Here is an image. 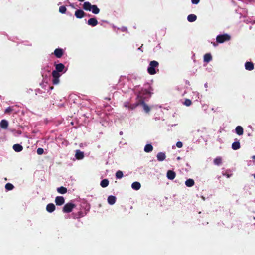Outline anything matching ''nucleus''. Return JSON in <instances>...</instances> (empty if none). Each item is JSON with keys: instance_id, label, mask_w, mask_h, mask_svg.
Returning a JSON list of instances; mask_svg holds the SVG:
<instances>
[{"instance_id": "obj_25", "label": "nucleus", "mask_w": 255, "mask_h": 255, "mask_svg": "<svg viewBox=\"0 0 255 255\" xmlns=\"http://www.w3.org/2000/svg\"><path fill=\"white\" fill-rule=\"evenodd\" d=\"M131 187L134 190H139L141 187L140 183L138 182H134L132 184Z\"/></svg>"}, {"instance_id": "obj_2", "label": "nucleus", "mask_w": 255, "mask_h": 255, "mask_svg": "<svg viewBox=\"0 0 255 255\" xmlns=\"http://www.w3.org/2000/svg\"><path fill=\"white\" fill-rule=\"evenodd\" d=\"M159 63L155 60L152 61L150 62L149 65L147 69V71L150 75H154L156 73L155 70L156 68H158Z\"/></svg>"}, {"instance_id": "obj_20", "label": "nucleus", "mask_w": 255, "mask_h": 255, "mask_svg": "<svg viewBox=\"0 0 255 255\" xmlns=\"http://www.w3.org/2000/svg\"><path fill=\"white\" fill-rule=\"evenodd\" d=\"M240 142L238 141L233 142L232 144V148L234 150H238L240 149Z\"/></svg>"}, {"instance_id": "obj_24", "label": "nucleus", "mask_w": 255, "mask_h": 255, "mask_svg": "<svg viewBox=\"0 0 255 255\" xmlns=\"http://www.w3.org/2000/svg\"><path fill=\"white\" fill-rule=\"evenodd\" d=\"M150 92L148 89H143L139 93L138 98H140V99H142L141 95L142 94H149Z\"/></svg>"}, {"instance_id": "obj_42", "label": "nucleus", "mask_w": 255, "mask_h": 255, "mask_svg": "<svg viewBox=\"0 0 255 255\" xmlns=\"http://www.w3.org/2000/svg\"><path fill=\"white\" fill-rule=\"evenodd\" d=\"M252 158L253 159H255V155H253V156H252Z\"/></svg>"}, {"instance_id": "obj_8", "label": "nucleus", "mask_w": 255, "mask_h": 255, "mask_svg": "<svg viewBox=\"0 0 255 255\" xmlns=\"http://www.w3.org/2000/svg\"><path fill=\"white\" fill-rule=\"evenodd\" d=\"M85 12L81 9L77 10L75 12V15L77 18H82L85 16Z\"/></svg>"}, {"instance_id": "obj_4", "label": "nucleus", "mask_w": 255, "mask_h": 255, "mask_svg": "<svg viewBox=\"0 0 255 255\" xmlns=\"http://www.w3.org/2000/svg\"><path fill=\"white\" fill-rule=\"evenodd\" d=\"M75 206L76 205L74 204L68 203L64 206L62 211L64 213H70Z\"/></svg>"}, {"instance_id": "obj_34", "label": "nucleus", "mask_w": 255, "mask_h": 255, "mask_svg": "<svg viewBox=\"0 0 255 255\" xmlns=\"http://www.w3.org/2000/svg\"><path fill=\"white\" fill-rule=\"evenodd\" d=\"M192 101L190 99H187L185 100L184 104L186 106H190L192 104Z\"/></svg>"}, {"instance_id": "obj_33", "label": "nucleus", "mask_w": 255, "mask_h": 255, "mask_svg": "<svg viewBox=\"0 0 255 255\" xmlns=\"http://www.w3.org/2000/svg\"><path fill=\"white\" fill-rule=\"evenodd\" d=\"M59 12L61 13H65L66 11V8L65 6H61L59 8Z\"/></svg>"}, {"instance_id": "obj_14", "label": "nucleus", "mask_w": 255, "mask_h": 255, "mask_svg": "<svg viewBox=\"0 0 255 255\" xmlns=\"http://www.w3.org/2000/svg\"><path fill=\"white\" fill-rule=\"evenodd\" d=\"M157 158L159 161H162L166 158L165 153L164 152H159L157 155Z\"/></svg>"}, {"instance_id": "obj_7", "label": "nucleus", "mask_w": 255, "mask_h": 255, "mask_svg": "<svg viewBox=\"0 0 255 255\" xmlns=\"http://www.w3.org/2000/svg\"><path fill=\"white\" fill-rule=\"evenodd\" d=\"M140 104L142 105L143 107V109L145 112L147 113H149L150 111V107L144 102L143 99H140L139 100Z\"/></svg>"}, {"instance_id": "obj_32", "label": "nucleus", "mask_w": 255, "mask_h": 255, "mask_svg": "<svg viewBox=\"0 0 255 255\" xmlns=\"http://www.w3.org/2000/svg\"><path fill=\"white\" fill-rule=\"evenodd\" d=\"M123 176V173L122 171L119 170L116 173V177L117 179H121Z\"/></svg>"}, {"instance_id": "obj_6", "label": "nucleus", "mask_w": 255, "mask_h": 255, "mask_svg": "<svg viewBox=\"0 0 255 255\" xmlns=\"http://www.w3.org/2000/svg\"><path fill=\"white\" fill-rule=\"evenodd\" d=\"M55 201L57 205L60 206L64 203L65 200L62 196H57L55 198Z\"/></svg>"}, {"instance_id": "obj_5", "label": "nucleus", "mask_w": 255, "mask_h": 255, "mask_svg": "<svg viewBox=\"0 0 255 255\" xmlns=\"http://www.w3.org/2000/svg\"><path fill=\"white\" fill-rule=\"evenodd\" d=\"M63 50L61 48H57L54 51V54L56 57L59 58H61L63 55Z\"/></svg>"}, {"instance_id": "obj_26", "label": "nucleus", "mask_w": 255, "mask_h": 255, "mask_svg": "<svg viewBox=\"0 0 255 255\" xmlns=\"http://www.w3.org/2000/svg\"><path fill=\"white\" fill-rule=\"evenodd\" d=\"M57 191L58 193L64 194L67 192V189L66 187L61 186L57 189Z\"/></svg>"}, {"instance_id": "obj_9", "label": "nucleus", "mask_w": 255, "mask_h": 255, "mask_svg": "<svg viewBox=\"0 0 255 255\" xmlns=\"http://www.w3.org/2000/svg\"><path fill=\"white\" fill-rule=\"evenodd\" d=\"M87 23L89 25L94 27L98 24V21L95 18H91L88 19Z\"/></svg>"}, {"instance_id": "obj_39", "label": "nucleus", "mask_w": 255, "mask_h": 255, "mask_svg": "<svg viewBox=\"0 0 255 255\" xmlns=\"http://www.w3.org/2000/svg\"><path fill=\"white\" fill-rule=\"evenodd\" d=\"M254 164V161L250 160L248 163V165H253Z\"/></svg>"}, {"instance_id": "obj_10", "label": "nucleus", "mask_w": 255, "mask_h": 255, "mask_svg": "<svg viewBox=\"0 0 255 255\" xmlns=\"http://www.w3.org/2000/svg\"><path fill=\"white\" fill-rule=\"evenodd\" d=\"M176 176V173L172 170H168L167 172V177L170 180H173Z\"/></svg>"}, {"instance_id": "obj_18", "label": "nucleus", "mask_w": 255, "mask_h": 255, "mask_svg": "<svg viewBox=\"0 0 255 255\" xmlns=\"http://www.w3.org/2000/svg\"><path fill=\"white\" fill-rule=\"evenodd\" d=\"M91 4L89 2H85L84 3L83 5V8L85 10H91V7H92Z\"/></svg>"}, {"instance_id": "obj_1", "label": "nucleus", "mask_w": 255, "mask_h": 255, "mask_svg": "<svg viewBox=\"0 0 255 255\" xmlns=\"http://www.w3.org/2000/svg\"><path fill=\"white\" fill-rule=\"evenodd\" d=\"M56 70H53L52 72L53 77L52 83L54 85H57L59 83V77L60 74L59 72H62L65 68L64 65L62 63H59L55 65Z\"/></svg>"}, {"instance_id": "obj_28", "label": "nucleus", "mask_w": 255, "mask_h": 255, "mask_svg": "<svg viewBox=\"0 0 255 255\" xmlns=\"http://www.w3.org/2000/svg\"><path fill=\"white\" fill-rule=\"evenodd\" d=\"M197 19V16L194 14H190L187 17V20L189 22H193Z\"/></svg>"}, {"instance_id": "obj_44", "label": "nucleus", "mask_w": 255, "mask_h": 255, "mask_svg": "<svg viewBox=\"0 0 255 255\" xmlns=\"http://www.w3.org/2000/svg\"><path fill=\"white\" fill-rule=\"evenodd\" d=\"M141 47H139L138 48V50H141Z\"/></svg>"}, {"instance_id": "obj_29", "label": "nucleus", "mask_w": 255, "mask_h": 255, "mask_svg": "<svg viewBox=\"0 0 255 255\" xmlns=\"http://www.w3.org/2000/svg\"><path fill=\"white\" fill-rule=\"evenodd\" d=\"M109 181L107 179H105L101 181L100 185L103 188H105L108 186Z\"/></svg>"}, {"instance_id": "obj_23", "label": "nucleus", "mask_w": 255, "mask_h": 255, "mask_svg": "<svg viewBox=\"0 0 255 255\" xmlns=\"http://www.w3.org/2000/svg\"><path fill=\"white\" fill-rule=\"evenodd\" d=\"M153 146L151 144H146L144 148V150L145 152L149 153L151 152L153 150Z\"/></svg>"}, {"instance_id": "obj_40", "label": "nucleus", "mask_w": 255, "mask_h": 255, "mask_svg": "<svg viewBox=\"0 0 255 255\" xmlns=\"http://www.w3.org/2000/svg\"><path fill=\"white\" fill-rule=\"evenodd\" d=\"M124 106L126 107H128V108H129L130 107L129 103H125Z\"/></svg>"}, {"instance_id": "obj_16", "label": "nucleus", "mask_w": 255, "mask_h": 255, "mask_svg": "<svg viewBox=\"0 0 255 255\" xmlns=\"http://www.w3.org/2000/svg\"><path fill=\"white\" fill-rule=\"evenodd\" d=\"M108 202L110 205H113L115 203L116 201V198L115 196L110 195L108 197Z\"/></svg>"}, {"instance_id": "obj_37", "label": "nucleus", "mask_w": 255, "mask_h": 255, "mask_svg": "<svg viewBox=\"0 0 255 255\" xmlns=\"http://www.w3.org/2000/svg\"><path fill=\"white\" fill-rule=\"evenodd\" d=\"M176 146L178 148H181L183 146V143L181 141H178L176 143Z\"/></svg>"}, {"instance_id": "obj_19", "label": "nucleus", "mask_w": 255, "mask_h": 255, "mask_svg": "<svg viewBox=\"0 0 255 255\" xmlns=\"http://www.w3.org/2000/svg\"><path fill=\"white\" fill-rule=\"evenodd\" d=\"M212 59V56L210 53H206L204 56V61L208 63Z\"/></svg>"}, {"instance_id": "obj_21", "label": "nucleus", "mask_w": 255, "mask_h": 255, "mask_svg": "<svg viewBox=\"0 0 255 255\" xmlns=\"http://www.w3.org/2000/svg\"><path fill=\"white\" fill-rule=\"evenodd\" d=\"M13 149L16 152H20L23 150V147L19 144H15L13 146Z\"/></svg>"}, {"instance_id": "obj_11", "label": "nucleus", "mask_w": 255, "mask_h": 255, "mask_svg": "<svg viewBox=\"0 0 255 255\" xmlns=\"http://www.w3.org/2000/svg\"><path fill=\"white\" fill-rule=\"evenodd\" d=\"M235 132L239 136L242 135L244 133V129L242 127L238 126L235 128Z\"/></svg>"}, {"instance_id": "obj_36", "label": "nucleus", "mask_w": 255, "mask_h": 255, "mask_svg": "<svg viewBox=\"0 0 255 255\" xmlns=\"http://www.w3.org/2000/svg\"><path fill=\"white\" fill-rule=\"evenodd\" d=\"M13 110L12 108L10 107H8L7 108H6L4 111L5 113L6 114H9L11 112H12Z\"/></svg>"}, {"instance_id": "obj_45", "label": "nucleus", "mask_w": 255, "mask_h": 255, "mask_svg": "<svg viewBox=\"0 0 255 255\" xmlns=\"http://www.w3.org/2000/svg\"><path fill=\"white\" fill-rule=\"evenodd\" d=\"M50 89H53V87H50Z\"/></svg>"}, {"instance_id": "obj_3", "label": "nucleus", "mask_w": 255, "mask_h": 255, "mask_svg": "<svg viewBox=\"0 0 255 255\" xmlns=\"http://www.w3.org/2000/svg\"><path fill=\"white\" fill-rule=\"evenodd\" d=\"M231 39V37L227 34H224L222 35H219L216 37V41L219 43H224L225 41H229Z\"/></svg>"}, {"instance_id": "obj_46", "label": "nucleus", "mask_w": 255, "mask_h": 255, "mask_svg": "<svg viewBox=\"0 0 255 255\" xmlns=\"http://www.w3.org/2000/svg\"><path fill=\"white\" fill-rule=\"evenodd\" d=\"M253 175L254 176V178H255V174H253Z\"/></svg>"}, {"instance_id": "obj_38", "label": "nucleus", "mask_w": 255, "mask_h": 255, "mask_svg": "<svg viewBox=\"0 0 255 255\" xmlns=\"http://www.w3.org/2000/svg\"><path fill=\"white\" fill-rule=\"evenodd\" d=\"M191 1L193 4H197L199 2L200 0H191Z\"/></svg>"}, {"instance_id": "obj_27", "label": "nucleus", "mask_w": 255, "mask_h": 255, "mask_svg": "<svg viewBox=\"0 0 255 255\" xmlns=\"http://www.w3.org/2000/svg\"><path fill=\"white\" fill-rule=\"evenodd\" d=\"M91 10L93 13L95 14H97L100 12L99 8H98L97 5H92L91 7Z\"/></svg>"}, {"instance_id": "obj_17", "label": "nucleus", "mask_w": 255, "mask_h": 255, "mask_svg": "<svg viewBox=\"0 0 255 255\" xmlns=\"http://www.w3.org/2000/svg\"><path fill=\"white\" fill-rule=\"evenodd\" d=\"M0 127L3 129H7L8 126V123L6 120H2L0 123Z\"/></svg>"}, {"instance_id": "obj_22", "label": "nucleus", "mask_w": 255, "mask_h": 255, "mask_svg": "<svg viewBox=\"0 0 255 255\" xmlns=\"http://www.w3.org/2000/svg\"><path fill=\"white\" fill-rule=\"evenodd\" d=\"M194 184L195 182L192 179H188L185 181L186 186L189 187H192Z\"/></svg>"}, {"instance_id": "obj_15", "label": "nucleus", "mask_w": 255, "mask_h": 255, "mask_svg": "<svg viewBox=\"0 0 255 255\" xmlns=\"http://www.w3.org/2000/svg\"><path fill=\"white\" fill-rule=\"evenodd\" d=\"M75 157L77 159L80 160L84 158V153L81 151L80 150H76Z\"/></svg>"}, {"instance_id": "obj_35", "label": "nucleus", "mask_w": 255, "mask_h": 255, "mask_svg": "<svg viewBox=\"0 0 255 255\" xmlns=\"http://www.w3.org/2000/svg\"><path fill=\"white\" fill-rule=\"evenodd\" d=\"M44 150L42 148H38L37 150V153L38 155H41L43 153Z\"/></svg>"}, {"instance_id": "obj_30", "label": "nucleus", "mask_w": 255, "mask_h": 255, "mask_svg": "<svg viewBox=\"0 0 255 255\" xmlns=\"http://www.w3.org/2000/svg\"><path fill=\"white\" fill-rule=\"evenodd\" d=\"M222 163V158L218 157L214 160V163L217 165H220Z\"/></svg>"}, {"instance_id": "obj_12", "label": "nucleus", "mask_w": 255, "mask_h": 255, "mask_svg": "<svg viewBox=\"0 0 255 255\" xmlns=\"http://www.w3.org/2000/svg\"><path fill=\"white\" fill-rule=\"evenodd\" d=\"M55 210V206L53 203H49L46 206V210L49 213L53 212Z\"/></svg>"}, {"instance_id": "obj_13", "label": "nucleus", "mask_w": 255, "mask_h": 255, "mask_svg": "<svg viewBox=\"0 0 255 255\" xmlns=\"http://www.w3.org/2000/svg\"><path fill=\"white\" fill-rule=\"evenodd\" d=\"M245 69L247 70L251 71L254 69V64L251 62H246L245 64Z\"/></svg>"}, {"instance_id": "obj_31", "label": "nucleus", "mask_w": 255, "mask_h": 255, "mask_svg": "<svg viewBox=\"0 0 255 255\" xmlns=\"http://www.w3.org/2000/svg\"><path fill=\"white\" fill-rule=\"evenodd\" d=\"M14 186L11 183H7L5 186V188L6 190L7 191L12 190L14 188Z\"/></svg>"}, {"instance_id": "obj_43", "label": "nucleus", "mask_w": 255, "mask_h": 255, "mask_svg": "<svg viewBox=\"0 0 255 255\" xmlns=\"http://www.w3.org/2000/svg\"><path fill=\"white\" fill-rule=\"evenodd\" d=\"M80 2H83L85 0H78Z\"/></svg>"}, {"instance_id": "obj_41", "label": "nucleus", "mask_w": 255, "mask_h": 255, "mask_svg": "<svg viewBox=\"0 0 255 255\" xmlns=\"http://www.w3.org/2000/svg\"><path fill=\"white\" fill-rule=\"evenodd\" d=\"M223 175H225L224 174H223ZM227 176V178H229L231 176V174H225Z\"/></svg>"}]
</instances>
